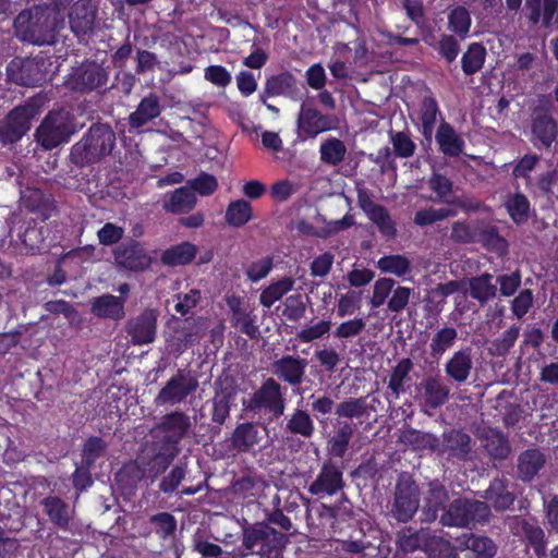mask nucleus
Listing matches in <instances>:
<instances>
[{"instance_id":"5","label":"nucleus","mask_w":558,"mask_h":558,"mask_svg":"<svg viewBox=\"0 0 558 558\" xmlns=\"http://www.w3.org/2000/svg\"><path fill=\"white\" fill-rule=\"evenodd\" d=\"M77 132L75 114L66 109L51 110L35 132L37 143L46 150H51L68 143Z\"/></svg>"},{"instance_id":"34","label":"nucleus","mask_w":558,"mask_h":558,"mask_svg":"<svg viewBox=\"0 0 558 558\" xmlns=\"http://www.w3.org/2000/svg\"><path fill=\"white\" fill-rule=\"evenodd\" d=\"M96 11L90 0H78L72 7L69 14L71 28L75 33H86L94 26Z\"/></svg>"},{"instance_id":"33","label":"nucleus","mask_w":558,"mask_h":558,"mask_svg":"<svg viewBox=\"0 0 558 558\" xmlns=\"http://www.w3.org/2000/svg\"><path fill=\"white\" fill-rule=\"evenodd\" d=\"M414 364L411 359L403 357L391 368L388 379V395L393 399H399L405 392V384L411 379L410 373Z\"/></svg>"},{"instance_id":"32","label":"nucleus","mask_w":558,"mask_h":558,"mask_svg":"<svg viewBox=\"0 0 558 558\" xmlns=\"http://www.w3.org/2000/svg\"><path fill=\"white\" fill-rule=\"evenodd\" d=\"M484 498L498 512L509 510L515 501L514 493L509 490L508 482L504 478H494L485 490Z\"/></svg>"},{"instance_id":"20","label":"nucleus","mask_w":558,"mask_h":558,"mask_svg":"<svg viewBox=\"0 0 558 558\" xmlns=\"http://www.w3.org/2000/svg\"><path fill=\"white\" fill-rule=\"evenodd\" d=\"M307 360L299 355H282L272 363V373L292 388L299 387L306 378Z\"/></svg>"},{"instance_id":"63","label":"nucleus","mask_w":558,"mask_h":558,"mask_svg":"<svg viewBox=\"0 0 558 558\" xmlns=\"http://www.w3.org/2000/svg\"><path fill=\"white\" fill-rule=\"evenodd\" d=\"M366 412V403L363 398H351L336 405L335 413L339 418H359Z\"/></svg>"},{"instance_id":"42","label":"nucleus","mask_w":558,"mask_h":558,"mask_svg":"<svg viewBox=\"0 0 558 558\" xmlns=\"http://www.w3.org/2000/svg\"><path fill=\"white\" fill-rule=\"evenodd\" d=\"M353 434L354 427L351 423L348 421L340 422L335 435L328 440V454L333 458L342 459L349 449Z\"/></svg>"},{"instance_id":"39","label":"nucleus","mask_w":558,"mask_h":558,"mask_svg":"<svg viewBox=\"0 0 558 558\" xmlns=\"http://www.w3.org/2000/svg\"><path fill=\"white\" fill-rule=\"evenodd\" d=\"M45 228L36 221L24 222L19 228L17 240L27 252H35L45 248Z\"/></svg>"},{"instance_id":"43","label":"nucleus","mask_w":558,"mask_h":558,"mask_svg":"<svg viewBox=\"0 0 558 558\" xmlns=\"http://www.w3.org/2000/svg\"><path fill=\"white\" fill-rule=\"evenodd\" d=\"M196 205L195 194L186 186L174 190L165 201L163 208L168 213L181 215L191 211Z\"/></svg>"},{"instance_id":"31","label":"nucleus","mask_w":558,"mask_h":558,"mask_svg":"<svg viewBox=\"0 0 558 558\" xmlns=\"http://www.w3.org/2000/svg\"><path fill=\"white\" fill-rule=\"evenodd\" d=\"M44 512L49 521L59 530L66 531L72 520L71 509L59 496H47L41 501Z\"/></svg>"},{"instance_id":"18","label":"nucleus","mask_w":558,"mask_h":558,"mask_svg":"<svg viewBox=\"0 0 558 558\" xmlns=\"http://www.w3.org/2000/svg\"><path fill=\"white\" fill-rule=\"evenodd\" d=\"M421 405L428 410H437L450 399V387L439 375L426 376L417 386Z\"/></svg>"},{"instance_id":"44","label":"nucleus","mask_w":558,"mask_h":558,"mask_svg":"<svg viewBox=\"0 0 558 558\" xmlns=\"http://www.w3.org/2000/svg\"><path fill=\"white\" fill-rule=\"evenodd\" d=\"M448 29L460 40L469 37L472 19L469 10L463 5H457L448 13Z\"/></svg>"},{"instance_id":"36","label":"nucleus","mask_w":558,"mask_h":558,"mask_svg":"<svg viewBox=\"0 0 558 558\" xmlns=\"http://www.w3.org/2000/svg\"><path fill=\"white\" fill-rule=\"evenodd\" d=\"M462 544L466 550L465 558H494L498 549L490 537L473 533L466 535Z\"/></svg>"},{"instance_id":"48","label":"nucleus","mask_w":558,"mask_h":558,"mask_svg":"<svg viewBox=\"0 0 558 558\" xmlns=\"http://www.w3.org/2000/svg\"><path fill=\"white\" fill-rule=\"evenodd\" d=\"M319 154L323 163L336 167L344 160L347 147L341 140L328 137L320 143Z\"/></svg>"},{"instance_id":"12","label":"nucleus","mask_w":558,"mask_h":558,"mask_svg":"<svg viewBox=\"0 0 558 558\" xmlns=\"http://www.w3.org/2000/svg\"><path fill=\"white\" fill-rule=\"evenodd\" d=\"M112 254L119 268L132 272H143L147 270L153 263L144 245L132 238L119 243Z\"/></svg>"},{"instance_id":"38","label":"nucleus","mask_w":558,"mask_h":558,"mask_svg":"<svg viewBox=\"0 0 558 558\" xmlns=\"http://www.w3.org/2000/svg\"><path fill=\"white\" fill-rule=\"evenodd\" d=\"M284 430L291 435L307 439L314 436L316 428L308 411L296 408L287 420Z\"/></svg>"},{"instance_id":"13","label":"nucleus","mask_w":558,"mask_h":558,"mask_svg":"<svg viewBox=\"0 0 558 558\" xmlns=\"http://www.w3.org/2000/svg\"><path fill=\"white\" fill-rule=\"evenodd\" d=\"M335 114H324L318 109L301 105L296 119L298 135L301 140L315 138L318 134L337 128Z\"/></svg>"},{"instance_id":"22","label":"nucleus","mask_w":558,"mask_h":558,"mask_svg":"<svg viewBox=\"0 0 558 558\" xmlns=\"http://www.w3.org/2000/svg\"><path fill=\"white\" fill-rule=\"evenodd\" d=\"M472 450V438L462 429L452 428L442 434V442H439V454H447L448 459L466 461Z\"/></svg>"},{"instance_id":"37","label":"nucleus","mask_w":558,"mask_h":558,"mask_svg":"<svg viewBox=\"0 0 558 558\" xmlns=\"http://www.w3.org/2000/svg\"><path fill=\"white\" fill-rule=\"evenodd\" d=\"M493 280L494 276L488 272L470 278L469 295L482 305L488 303L497 294V287Z\"/></svg>"},{"instance_id":"25","label":"nucleus","mask_w":558,"mask_h":558,"mask_svg":"<svg viewBox=\"0 0 558 558\" xmlns=\"http://www.w3.org/2000/svg\"><path fill=\"white\" fill-rule=\"evenodd\" d=\"M266 95L275 97L283 96L292 100L302 98V93L298 86L296 77L289 71H283L278 74L271 75L265 82Z\"/></svg>"},{"instance_id":"6","label":"nucleus","mask_w":558,"mask_h":558,"mask_svg":"<svg viewBox=\"0 0 558 558\" xmlns=\"http://www.w3.org/2000/svg\"><path fill=\"white\" fill-rule=\"evenodd\" d=\"M421 488L407 472L397 477L389 515L398 523L410 522L420 508Z\"/></svg>"},{"instance_id":"29","label":"nucleus","mask_w":558,"mask_h":558,"mask_svg":"<svg viewBox=\"0 0 558 558\" xmlns=\"http://www.w3.org/2000/svg\"><path fill=\"white\" fill-rule=\"evenodd\" d=\"M124 303L125 299L123 296L102 294L93 299L90 312L99 318L120 320L125 315Z\"/></svg>"},{"instance_id":"23","label":"nucleus","mask_w":558,"mask_h":558,"mask_svg":"<svg viewBox=\"0 0 558 558\" xmlns=\"http://www.w3.org/2000/svg\"><path fill=\"white\" fill-rule=\"evenodd\" d=\"M449 492L439 481L430 482L422 509V521L435 522L440 517L439 512L442 513L449 505Z\"/></svg>"},{"instance_id":"15","label":"nucleus","mask_w":558,"mask_h":558,"mask_svg":"<svg viewBox=\"0 0 558 558\" xmlns=\"http://www.w3.org/2000/svg\"><path fill=\"white\" fill-rule=\"evenodd\" d=\"M108 72L96 62L83 63L72 73L68 85L80 93H89L99 88H106Z\"/></svg>"},{"instance_id":"14","label":"nucleus","mask_w":558,"mask_h":558,"mask_svg":"<svg viewBox=\"0 0 558 558\" xmlns=\"http://www.w3.org/2000/svg\"><path fill=\"white\" fill-rule=\"evenodd\" d=\"M345 486L343 465L328 459L323 462L315 480L310 484L307 492L312 496H333Z\"/></svg>"},{"instance_id":"30","label":"nucleus","mask_w":558,"mask_h":558,"mask_svg":"<svg viewBox=\"0 0 558 558\" xmlns=\"http://www.w3.org/2000/svg\"><path fill=\"white\" fill-rule=\"evenodd\" d=\"M545 462V454L537 448L522 451L518 457V477L524 483L532 482L544 468Z\"/></svg>"},{"instance_id":"8","label":"nucleus","mask_w":558,"mask_h":558,"mask_svg":"<svg viewBox=\"0 0 558 558\" xmlns=\"http://www.w3.org/2000/svg\"><path fill=\"white\" fill-rule=\"evenodd\" d=\"M263 409L275 418H279L284 413L286 400L282 387L272 377L265 379L247 400H243V411L246 413H258Z\"/></svg>"},{"instance_id":"24","label":"nucleus","mask_w":558,"mask_h":558,"mask_svg":"<svg viewBox=\"0 0 558 558\" xmlns=\"http://www.w3.org/2000/svg\"><path fill=\"white\" fill-rule=\"evenodd\" d=\"M473 369L471 348L460 349L445 363V374L447 378L458 386L466 383Z\"/></svg>"},{"instance_id":"46","label":"nucleus","mask_w":558,"mask_h":558,"mask_svg":"<svg viewBox=\"0 0 558 558\" xmlns=\"http://www.w3.org/2000/svg\"><path fill=\"white\" fill-rule=\"evenodd\" d=\"M253 218V208L248 201L236 199L232 201L226 209V222L234 228L245 226Z\"/></svg>"},{"instance_id":"55","label":"nucleus","mask_w":558,"mask_h":558,"mask_svg":"<svg viewBox=\"0 0 558 558\" xmlns=\"http://www.w3.org/2000/svg\"><path fill=\"white\" fill-rule=\"evenodd\" d=\"M405 440L414 450L438 452L439 449V438L432 433L410 429L405 434Z\"/></svg>"},{"instance_id":"58","label":"nucleus","mask_w":558,"mask_h":558,"mask_svg":"<svg viewBox=\"0 0 558 558\" xmlns=\"http://www.w3.org/2000/svg\"><path fill=\"white\" fill-rule=\"evenodd\" d=\"M436 50L440 58H442L447 63H452L456 61L461 50L460 39L452 34H441L439 36Z\"/></svg>"},{"instance_id":"51","label":"nucleus","mask_w":558,"mask_h":558,"mask_svg":"<svg viewBox=\"0 0 558 558\" xmlns=\"http://www.w3.org/2000/svg\"><path fill=\"white\" fill-rule=\"evenodd\" d=\"M377 267L384 274L404 277L411 271V260L400 254L384 255L378 259Z\"/></svg>"},{"instance_id":"21","label":"nucleus","mask_w":558,"mask_h":558,"mask_svg":"<svg viewBox=\"0 0 558 558\" xmlns=\"http://www.w3.org/2000/svg\"><path fill=\"white\" fill-rule=\"evenodd\" d=\"M7 77L17 85L34 87L44 82L45 74L34 61L15 58L7 65Z\"/></svg>"},{"instance_id":"49","label":"nucleus","mask_w":558,"mask_h":558,"mask_svg":"<svg viewBox=\"0 0 558 558\" xmlns=\"http://www.w3.org/2000/svg\"><path fill=\"white\" fill-rule=\"evenodd\" d=\"M294 287V279L291 277H283L282 279L271 282L268 287L262 290L259 295V303L267 308H270L283 295L290 292Z\"/></svg>"},{"instance_id":"45","label":"nucleus","mask_w":558,"mask_h":558,"mask_svg":"<svg viewBox=\"0 0 558 558\" xmlns=\"http://www.w3.org/2000/svg\"><path fill=\"white\" fill-rule=\"evenodd\" d=\"M425 541L423 530H415L412 526H405L396 534V546L402 554H412L422 548Z\"/></svg>"},{"instance_id":"61","label":"nucleus","mask_w":558,"mask_h":558,"mask_svg":"<svg viewBox=\"0 0 558 558\" xmlns=\"http://www.w3.org/2000/svg\"><path fill=\"white\" fill-rule=\"evenodd\" d=\"M186 473L187 470L185 464L179 463L173 465L169 473L161 478L159 483V490L163 494H172L185 478Z\"/></svg>"},{"instance_id":"60","label":"nucleus","mask_w":558,"mask_h":558,"mask_svg":"<svg viewBox=\"0 0 558 558\" xmlns=\"http://www.w3.org/2000/svg\"><path fill=\"white\" fill-rule=\"evenodd\" d=\"M239 392V385L232 375H222L215 380V396L233 403Z\"/></svg>"},{"instance_id":"47","label":"nucleus","mask_w":558,"mask_h":558,"mask_svg":"<svg viewBox=\"0 0 558 558\" xmlns=\"http://www.w3.org/2000/svg\"><path fill=\"white\" fill-rule=\"evenodd\" d=\"M458 339V331L453 327L445 326L437 330L429 343V354L434 359H440Z\"/></svg>"},{"instance_id":"40","label":"nucleus","mask_w":558,"mask_h":558,"mask_svg":"<svg viewBox=\"0 0 558 558\" xmlns=\"http://www.w3.org/2000/svg\"><path fill=\"white\" fill-rule=\"evenodd\" d=\"M487 51L482 43L469 44L466 50L461 57V69L466 76H472L480 72L486 61Z\"/></svg>"},{"instance_id":"64","label":"nucleus","mask_w":558,"mask_h":558,"mask_svg":"<svg viewBox=\"0 0 558 558\" xmlns=\"http://www.w3.org/2000/svg\"><path fill=\"white\" fill-rule=\"evenodd\" d=\"M190 190L201 196L213 195L218 189V180L215 175L201 172L196 178L189 180Z\"/></svg>"},{"instance_id":"17","label":"nucleus","mask_w":558,"mask_h":558,"mask_svg":"<svg viewBox=\"0 0 558 558\" xmlns=\"http://www.w3.org/2000/svg\"><path fill=\"white\" fill-rule=\"evenodd\" d=\"M156 427L165 433L158 442L173 449H180L179 444L187 435L191 428V421L184 412L174 411L165 414Z\"/></svg>"},{"instance_id":"57","label":"nucleus","mask_w":558,"mask_h":558,"mask_svg":"<svg viewBox=\"0 0 558 558\" xmlns=\"http://www.w3.org/2000/svg\"><path fill=\"white\" fill-rule=\"evenodd\" d=\"M457 211L451 208H423L415 213L414 223L418 227L430 226L435 222L442 221L449 217H454Z\"/></svg>"},{"instance_id":"7","label":"nucleus","mask_w":558,"mask_h":558,"mask_svg":"<svg viewBox=\"0 0 558 558\" xmlns=\"http://www.w3.org/2000/svg\"><path fill=\"white\" fill-rule=\"evenodd\" d=\"M283 534L267 523H255L243 530L242 544L251 554L275 558L282 546Z\"/></svg>"},{"instance_id":"50","label":"nucleus","mask_w":558,"mask_h":558,"mask_svg":"<svg viewBox=\"0 0 558 558\" xmlns=\"http://www.w3.org/2000/svg\"><path fill=\"white\" fill-rule=\"evenodd\" d=\"M519 335L520 327L517 325L510 326L507 330H505L500 336L490 342L488 347V354L495 357L507 356L510 350L514 347Z\"/></svg>"},{"instance_id":"9","label":"nucleus","mask_w":558,"mask_h":558,"mask_svg":"<svg viewBox=\"0 0 558 558\" xmlns=\"http://www.w3.org/2000/svg\"><path fill=\"white\" fill-rule=\"evenodd\" d=\"M198 386V379L191 371L180 368L159 390L155 398V403L157 405L180 404L184 402L189 396L193 395Z\"/></svg>"},{"instance_id":"4","label":"nucleus","mask_w":558,"mask_h":558,"mask_svg":"<svg viewBox=\"0 0 558 558\" xmlns=\"http://www.w3.org/2000/svg\"><path fill=\"white\" fill-rule=\"evenodd\" d=\"M179 452L180 449H173L156 441L153 446L151 456H140L135 462L125 464L118 476L121 480L129 477L131 484H136L143 478L154 482L166 472Z\"/></svg>"},{"instance_id":"62","label":"nucleus","mask_w":558,"mask_h":558,"mask_svg":"<svg viewBox=\"0 0 558 558\" xmlns=\"http://www.w3.org/2000/svg\"><path fill=\"white\" fill-rule=\"evenodd\" d=\"M149 521L154 526L155 533L163 539L171 536L177 530V520L169 512L156 513L150 517Z\"/></svg>"},{"instance_id":"1","label":"nucleus","mask_w":558,"mask_h":558,"mask_svg":"<svg viewBox=\"0 0 558 558\" xmlns=\"http://www.w3.org/2000/svg\"><path fill=\"white\" fill-rule=\"evenodd\" d=\"M116 133L107 123H93L70 150V161L80 168L88 167L111 155L116 147Z\"/></svg>"},{"instance_id":"3","label":"nucleus","mask_w":558,"mask_h":558,"mask_svg":"<svg viewBox=\"0 0 558 558\" xmlns=\"http://www.w3.org/2000/svg\"><path fill=\"white\" fill-rule=\"evenodd\" d=\"M490 506L477 499L458 497L449 502L439 517L442 526L469 529L484 525L489 522Z\"/></svg>"},{"instance_id":"26","label":"nucleus","mask_w":558,"mask_h":558,"mask_svg":"<svg viewBox=\"0 0 558 558\" xmlns=\"http://www.w3.org/2000/svg\"><path fill=\"white\" fill-rule=\"evenodd\" d=\"M438 117L441 118L438 101L432 95L425 96L420 104L417 119L420 123L418 130L427 145H430L433 142V134Z\"/></svg>"},{"instance_id":"59","label":"nucleus","mask_w":558,"mask_h":558,"mask_svg":"<svg viewBox=\"0 0 558 558\" xmlns=\"http://www.w3.org/2000/svg\"><path fill=\"white\" fill-rule=\"evenodd\" d=\"M461 288V281L459 280H450L445 283H438L435 288H433L427 295V304L437 303L435 305V312L439 313L441 308L438 304L445 302V299L451 294L457 293ZM428 305H426L427 307Z\"/></svg>"},{"instance_id":"2","label":"nucleus","mask_w":558,"mask_h":558,"mask_svg":"<svg viewBox=\"0 0 558 558\" xmlns=\"http://www.w3.org/2000/svg\"><path fill=\"white\" fill-rule=\"evenodd\" d=\"M60 26L56 13L39 7L22 11L14 20L16 37L37 46L53 45Z\"/></svg>"},{"instance_id":"16","label":"nucleus","mask_w":558,"mask_h":558,"mask_svg":"<svg viewBox=\"0 0 558 558\" xmlns=\"http://www.w3.org/2000/svg\"><path fill=\"white\" fill-rule=\"evenodd\" d=\"M510 530L513 535L524 538L526 545L532 547L537 558L547 556V538L544 530L536 521L515 515L510 522Z\"/></svg>"},{"instance_id":"54","label":"nucleus","mask_w":558,"mask_h":558,"mask_svg":"<svg viewBox=\"0 0 558 558\" xmlns=\"http://www.w3.org/2000/svg\"><path fill=\"white\" fill-rule=\"evenodd\" d=\"M107 448L108 445L101 437H88L83 444L81 462L94 466L96 461L106 454Z\"/></svg>"},{"instance_id":"28","label":"nucleus","mask_w":558,"mask_h":558,"mask_svg":"<svg viewBox=\"0 0 558 558\" xmlns=\"http://www.w3.org/2000/svg\"><path fill=\"white\" fill-rule=\"evenodd\" d=\"M435 140L438 145L439 151L448 157H459L464 149V140L458 134L454 128L444 119L439 123Z\"/></svg>"},{"instance_id":"27","label":"nucleus","mask_w":558,"mask_h":558,"mask_svg":"<svg viewBox=\"0 0 558 558\" xmlns=\"http://www.w3.org/2000/svg\"><path fill=\"white\" fill-rule=\"evenodd\" d=\"M162 111L160 98L155 93H149L143 97L134 112L129 116V126L137 130L154 119L158 118Z\"/></svg>"},{"instance_id":"52","label":"nucleus","mask_w":558,"mask_h":558,"mask_svg":"<svg viewBox=\"0 0 558 558\" xmlns=\"http://www.w3.org/2000/svg\"><path fill=\"white\" fill-rule=\"evenodd\" d=\"M505 206L514 223L522 225L527 221L531 204L523 193H514L508 198Z\"/></svg>"},{"instance_id":"53","label":"nucleus","mask_w":558,"mask_h":558,"mask_svg":"<svg viewBox=\"0 0 558 558\" xmlns=\"http://www.w3.org/2000/svg\"><path fill=\"white\" fill-rule=\"evenodd\" d=\"M388 135L396 157L407 159L411 158L415 154L416 144L413 142L409 133L390 130Z\"/></svg>"},{"instance_id":"19","label":"nucleus","mask_w":558,"mask_h":558,"mask_svg":"<svg viewBox=\"0 0 558 558\" xmlns=\"http://www.w3.org/2000/svg\"><path fill=\"white\" fill-rule=\"evenodd\" d=\"M157 318L158 312L156 310L146 308L128 322L125 329L133 344L143 345L155 340Z\"/></svg>"},{"instance_id":"10","label":"nucleus","mask_w":558,"mask_h":558,"mask_svg":"<svg viewBox=\"0 0 558 558\" xmlns=\"http://www.w3.org/2000/svg\"><path fill=\"white\" fill-rule=\"evenodd\" d=\"M539 107L535 108L531 121V132L535 141L534 145L538 148L549 149L558 136V124L549 113L553 104L546 96L539 100Z\"/></svg>"},{"instance_id":"35","label":"nucleus","mask_w":558,"mask_h":558,"mask_svg":"<svg viewBox=\"0 0 558 558\" xmlns=\"http://www.w3.org/2000/svg\"><path fill=\"white\" fill-rule=\"evenodd\" d=\"M197 246L184 241L165 250L161 254V263L167 266H185L191 264L197 254Z\"/></svg>"},{"instance_id":"41","label":"nucleus","mask_w":558,"mask_h":558,"mask_svg":"<svg viewBox=\"0 0 558 558\" xmlns=\"http://www.w3.org/2000/svg\"><path fill=\"white\" fill-rule=\"evenodd\" d=\"M231 446L239 452H248L258 442V430L252 422L240 423L234 428Z\"/></svg>"},{"instance_id":"56","label":"nucleus","mask_w":558,"mask_h":558,"mask_svg":"<svg viewBox=\"0 0 558 558\" xmlns=\"http://www.w3.org/2000/svg\"><path fill=\"white\" fill-rule=\"evenodd\" d=\"M484 447L488 456L494 460H506L511 452L508 438L500 432L486 437Z\"/></svg>"},{"instance_id":"11","label":"nucleus","mask_w":558,"mask_h":558,"mask_svg":"<svg viewBox=\"0 0 558 558\" xmlns=\"http://www.w3.org/2000/svg\"><path fill=\"white\" fill-rule=\"evenodd\" d=\"M39 105L26 101L11 110L2 122V145L13 144L29 130L31 121L38 114Z\"/></svg>"}]
</instances>
